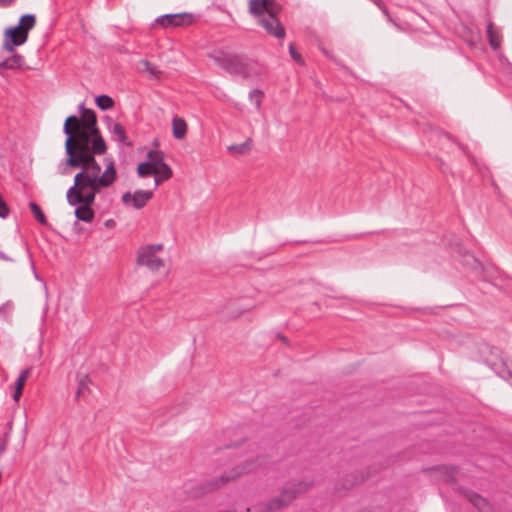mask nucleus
<instances>
[{"label": "nucleus", "instance_id": "obj_13", "mask_svg": "<svg viewBox=\"0 0 512 512\" xmlns=\"http://www.w3.org/2000/svg\"><path fill=\"white\" fill-rule=\"evenodd\" d=\"M487 37L491 48L498 50L501 46V34L494 28L493 23H489L487 26Z\"/></svg>", "mask_w": 512, "mask_h": 512}, {"label": "nucleus", "instance_id": "obj_36", "mask_svg": "<svg viewBox=\"0 0 512 512\" xmlns=\"http://www.w3.org/2000/svg\"><path fill=\"white\" fill-rule=\"evenodd\" d=\"M0 258L4 259V260H11L9 257H7L3 252H0Z\"/></svg>", "mask_w": 512, "mask_h": 512}, {"label": "nucleus", "instance_id": "obj_6", "mask_svg": "<svg viewBox=\"0 0 512 512\" xmlns=\"http://www.w3.org/2000/svg\"><path fill=\"white\" fill-rule=\"evenodd\" d=\"M215 63L233 75H240L243 77L248 76V69L245 59L242 56L235 54H220L214 56Z\"/></svg>", "mask_w": 512, "mask_h": 512}, {"label": "nucleus", "instance_id": "obj_29", "mask_svg": "<svg viewBox=\"0 0 512 512\" xmlns=\"http://www.w3.org/2000/svg\"><path fill=\"white\" fill-rule=\"evenodd\" d=\"M466 264L472 265L474 269H478L480 267V263L476 260L473 255H466Z\"/></svg>", "mask_w": 512, "mask_h": 512}, {"label": "nucleus", "instance_id": "obj_28", "mask_svg": "<svg viewBox=\"0 0 512 512\" xmlns=\"http://www.w3.org/2000/svg\"><path fill=\"white\" fill-rule=\"evenodd\" d=\"M289 53L290 56L293 58L294 61H296L299 64H303L304 61L302 59V56L295 50L294 46L290 44L289 46Z\"/></svg>", "mask_w": 512, "mask_h": 512}, {"label": "nucleus", "instance_id": "obj_10", "mask_svg": "<svg viewBox=\"0 0 512 512\" xmlns=\"http://www.w3.org/2000/svg\"><path fill=\"white\" fill-rule=\"evenodd\" d=\"M261 464L262 461H260L258 456L256 458H254V456H250L246 458L241 465L235 467L230 473L223 475L221 477V483H226L242 474L252 472Z\"/></svg>", "mask_w": 512, "mask_h": 512}, {"label": "nucleus", "instance_id": "obj_3", "mask_svg": "<svg viewBox=\"0 0 512 512\" xmlns=\"http://www.w3.org/2000/svg\"><path fill=\"white\" fill-rule=\"evenodd\" d=\"M281 5L275 0H249V13L268 35L283 40L286 31L280 22L278 15Z\"/></svg>", "mask_w": 512, "mask_h": 512}, {"label": "nucleus", "instance_id": "obj_23", "mask_svg": "<svg viewBox=\"0 0 512 512\" xmlns=\"http://www.w3.org/2000/svg\"><path fill=\"white\" fill-rule=\"evenodd\" d=\"M262 98L263 93L258 89H254L249 93V100L255 104L257 110H259L261 106Z\"/></svg>", "mask_w": 512, "mask_h": 512}, {"label": "nucleus", "instance_id": "obj_20", "mask_svg": "<svg viewBox=\"0 0 512 512\" xmlns=\"http://www.w3.org/2000/svg\"><path fill=\"white\" fill-rule=\"evenodd\" d=\"M137 173L140 177H146L148 175H154L155 167L147 161L142 162L137 167Z\"/></svg>", "mask_w": 512, "mask_h": 512}, {"label": "nucleus", "instance_id": "obj_30", "mask_svg": "<svg viewBox=\"0 0 512 512\" xmlns=\"http://www.w3.org/2000/svg\"><path fill=\"white\" fill-rule=\"evenodd\" d=\"M499 60H500V62H501L502 64H504V62L506 63V65H507V68H506V69H507V71H508L509 73H511V74H512V64H511V63H509V62L507 61V59H506L503 55H500Z\"/></svg>", "mask_w": 512, "mask_h": 512}, {"label": "nucleus", "instance_id": "obj_1", "mask_svg": "<svg viewBox=\"0 0 512 512\" xmlns=\"http://www.w3.org/2000/svg\"><path fill=\"white\" fill-rule=\"evenodd\" d=\"M63 132L66 135L67 165L80 167L99 164L95 156L105 154L107 145L99 132L93 110L83 109L80 117L68 116L63 125Z\"/></svg>", "mask_w": 512, "mask_h": 512}, {"label": "nucleus", "instance_id": "obj_4", "mask_svg": "<svg viewBox=\"0 0 512 512\" xmlns=\"http://www.w3.org/2000/svg\"><path fill=\"white\" fill-rule=\"evenodd\" d=\"M33 14H24L16 26L9 27L4 32L3 50L14 52L15 47L23 45L28 39V33L35 26Z\"/></svg>", "mask_w": 512, "mask_h": 512}, {"label": "nucleus", "instance_id": "obj_31", "mask_svg": "<svg viewBox=\"0 0 512 512\" xmlns=\"http://www.w3.org/2000/svg\"><path fill=\"white\" fill-rule=\"evenodd\" d=\"M22 389H18V388H15V391H14V394H13V399L18 402L21 395H22Z\"/></svg>", "mask_w": 512, "mask_h": 512}, {"label": "nucleus", "instance_id": "obj_33", "mask_svg": "<svg viewBox=\"0 0 512 512\" xmlns=\"http://www.w3.org/2000/svg\"><path fill=\"white\" fill-rule=\"evenodd\" d=\"M154 185L157 187L161 182L165 181V179H158V175H154Z\"/></svg>", "mask_w": 512, "mask_h": 512}, {"label": "nucleus", "instance_id": "obj_9", "mask_svg": "<svg viewBox=\"0 0 512 512\" xmlns=\"http://www.w3.org/2000/svg\"><path fill=\"white\" fill-rule=\"evenodd\" d=\"M152 196L153 193L151 191L136 190L133 193L125 192L122 195L121 200L126 206L138 210L143 208L147 204V202L152 198Z\"/></svg>", "mask_w": 512, "mask_h": 512}, {"label": "nucleus", "instance_id": "obj_16", "mask_svg": "<svg viewBox=\"0 0 512 512\" xmlns=\"http://www.w3.org/2000/svg\"><path fill=\"white\" fill-rule=\"evenodd\" d=\"M24 64V58L20 54H14L4 60L6 69L15 70L20 69Z\"/></svg>", "mask_w": 512, "mask_h": 512}, {"label": "nucleus", "instance_id": "obj_35", "mask_svg": "<svg viewBox=\"0 0 512 512\" xmlns=\"http://www.w3.org/2000/svg\"><path fill=\"white\" fill-rule=\"evenodd\" d=\"M5 450H6V444L4 442H2L0 444V456L4 453Z\"/></svg>", "mask_w": 512, "mask_h": 512}, {"label": "nucleus", "instance_id": "obj_34", "mask_svg": "<svg viewBox=\"0 0 512 512\" xmlns=\"http://www.w3.org/2000/svg\"><path fill=\"white\" fill-rule=\"evenodd\" d=\"M373 1H374V3H375V4H376L380 9H382V10H383V12H384V13H386V10H385V8H384V7H382L380 0H373Z\"/></svg>", "mask_w": 512, "mask_h": 512}, {"label": "nucleus", "instance_id": "obj_27", "mask_svg": "<svg viewBox=\"0 0 512 512\" xmlns=\"http://www.w3.org/2000/svg\"><path fill=\"white\" fill-rule=\"evenodd\" d=\"M8 215H9V208H8L6 202L4 201V199L2 198V196L0 195V218L5 219L8 217Z\"/></svg>", "mask_w": 512, "mask_h": 512}, {"label": "nucleus", "instance_id": "obj_32", "mask_svg": "<svg viewBox=\"0 0 512 512\" xmlns=\"http://www.w3.org/2000/svg\"><path fill=\"white\" fill-rule=\"evenodd\" d=\"M15 0H0V7L11 5Z\"/></svg>", "mask_w": 512, "mask_h": 512}, {"label": "nucleus", "instance_id": "obj_2", "mask_svg": "<svg viewBox=\"0 0 512 512\" xmlns=\"http://www.w3.org/2000/svg\"><path fill=\"white\" fill-rule=\"evenodd\" d=\"M105 169L101 173V166L81 165L82 170L74 177V184L67 191V201L70 205L81 204L75 209V216L78 220L91 222L94 218V212L91 205L95 201V196L103 188L111 186L117 177L115 162L113 158L104 159Z\"/></svg>", "mask_w": 512, "mask_h": 512}, {"label": "nucleus", "instance_id": "obj_5", "mask_svg": "<svg viewBox=\"0 0 512 512\" xmlns=\"http://www.w3.org/2000/svg\"><path fill=\"white\" fill-rule=\"evenodd\" d=\"M162 250V244H148L140 247L137 252V264L147 267L152 272L158 271L164 267V261L158 256Z\"/></svg>", "mask_w": 512, "mask_h": 512}, {"label": "nucleus", "instance_id": "obj_12", "mask_svg": "<svg viewBox=\"0 0 512 512\" xmlns=\"http://www.w3.org/2000/svg\"><path fill=\"white\" fill-rule=\"evenodd\" d=\"M172 133L174 138L181 140L187 134V124L184 119L180 117H174L172 119Z\"/></svg>", "mask_w": 512, "mask_h": 512}, {"label": "nucleus", "instance_id": "obj_14", "mask_svg": "<svg viewBox=\"0 0 512 512\" xmlns=\"http://www.w3.org/2000/svg\"><path fill=\"white\" fill-rule=\"evenodd\" d=\"M112 139L118 143L127 144V136L124 127L119 123H114L109 127Z\"/></svg>", "mask_w": 512, "mask_h": 512}, {"label": "nucleus", "instance_id": "obj_18", "mask_svg": "<svg viewBox=\"0 0 512 512\" xmlns=\"http://www.w3.org/2000/svg\"><path fill=\"white\" fill-rule=\"evenodd\" d=\"M95 101L97 106L103 111L111 109L114 105L113 99L108 95H99Z\"/></svg>", "mask_w": 512, "mask_h": 512}, {"label": "nucleus", "instance_id": "obj_39", "mask_svg": "<svg viewBox=\"0 0 512 512\" xmlns=\"http://www.w3.org/2000/svg\"><path fill=\"white\" fill-rule=\"evenodd\" d=\"M509 375L512 377V373L509 372Z\"/></svg>", "mask_w": 512, "mask_h": 512}, {"label": "nucleus", "instance_id": "obj_24", "mask_svg": "<svg viewBox=\"0 0 512 512\" xmlns=\"http://www.w3.org/2000/svg\"><path fill=\"white\" fill-rule=\"evenodd\" d=\"M29 375L30 371L28 369L22 370L16 379L15 388L23 390L24 384L27 381Z\"/></svg>", "mask_w": 512, "mask_h": 512}, {"label": "nucleus", "instance_id": "obj_19", "mask_svg": "<svg viewBox=\"0 0 512 512\" xmlns=\"http://www.w3.org/2000/svg\"><path fill=\"white\" fill-rule=\"evenodd\" d=\"M140 65L143 67V71L149 75L151 78H158L160 75V71L157 69L155 65L150 63L148 60H141Z\"/></svg>", "mask_w": 512, "mask_h": 512}, {"label": "nucleus", "instance_id": "obj_25", "mask_svg": "<svg viewBox=\"0 0 512 512\" xmlns=\"http://www.w3.org/2000/svg\"><path fill=\"white\" fill-rule=\"evenodd\" d=\"M32 270H33V275H34V278L40 282H42L43 284V288H44V292H45V305H44V314L47 313L48 311V288H47V285L46 283L43 281L42 278H40V276L38 275V273L36 272L35 270V267L34 265L32 264Z\"/></svg>", "mask_w": 512, "mask_h": 512}, {"label": "nucleus", "instance_id": "obj_17", "mask_svg": "<svg viewBox=\"0 0 512 512\" xmlns=\"http://www.w3.org/2000/svg\"><path fill=\"white\" fill-rule=\"evenodd\" d=\"M147 162L151 163L155 168L164 163L163 153L157 150H151L147 154Z\"/></svg>", "mask_w": 512, "mask_h": 512}, {"label": "nucleus", "instance_id": "obj_37", "mask_svg": "<svg viewBox=\"0 0 512 512\" xmlns=\"http://www.w3.org/2000/svg\"><path fill=\"white\" fill-rule=\"evenodd\" d=\"M78 109L81 111V113L83 112V109H86L84 104L81 103L79 106H78Z\"/></svg>", "mask_w": 512, "mask_h": 512}, {"label": "nucleus", "instance_id": "obj_15", "mask_svg": "<svg viewBox=\"0 0 512 512\" xmlns=\"http://www.w3.org/2000/svg\"><path fill=\"white\" fill-rule=\"evenodd\" d=\"M251 149V139H247L241 144H231L227 147V151L234 155H242Z\"/></svg>", "mask_w": 512, "mask_h": 512}, {"label": "nucleus", "instance_id": "obj_7", "mask_svg": "<svg viewBox=\"0 0 512 512\" xmlns=\"http://www.w3.org/2000/svg\"><path fill=\"white\" fill-rule=\"evenodd\" d=\"M307 482H300L298 483L297 487L294 488H288L285 487L282 490L280 498L271 500L267 505H265V512L272 511L275 509H278L284 505H287L290 503L297 494L302 493L307 490L308 488Z\"/></svg>", "mask_w": 512, "mask_h": 512}, {"label": "nucleus", "instance_id": "obj_38", "mask_svg": "<svg viewBox=\"0 0 512 512\" xmlns=\"http://www.w3.org/2000/svg\"><path fill=\"white\" fill-rule=\"evenodd\" d=\"M6 69V65H4V60L0 62V70Z\"/></svg>", "mask_w": 512, "mask_h": 512}, {"label": "nucleus", "instance_id": "obj_21", "mask_svg": "<svg viewBox=\"0 0 512 512\" xmlns=\"http://www.w3.org/2000/svg\"><path fill=\"white\" fill-rule=\"evenodd\" d=\"M29 207L31 209V212L33 213V215L37 219V221L39 223H41L42 225H46L47 224V219H46L44 213L42 212L41 208L39 207V205L37 203H35V202H30L29 203Z\"/></svg>", "mask_w": 512, "mask_h": 512}, {"label": "nucleus", "instance_id": "obj_8", "mask_svg": "<svg viewBox=\"0 0 512 512\" xmlns=\"http://www.w3.org/2000/svg\"><path fill=\"white\" fill-rule=\"evenodd\" d=\"M155 22L164 28L177 27L193 22V15L187 12L164 14L158 16Z\"/></svg>", "mask_w": 512, "mask_h": 512}, {"label": "nucleus", "instance_id": "obj_22", "mask_svg": "<svg viewBox=\"0 0 512 512\" xmlns=\"http://www.w3.org/2000/svg\"><path fill=\"white\" fill-rule=\"evenodd\" d=\"M154 175H158V179L168 180L172 176L171 168L164 162L159 167L155 168Z\"/></svg>", "mask_w": 512, "mask_h": 512}, {"label": "nucleus", "instance_id": "obj_26", "mask_svg": "<svg viewBox=\"0 0 512 512\" xmlns=\"http://www.w3.org/2000/svg\"><path fill=\"white\" fill-rule=\"evenodd\" d=\"M89 379L87 377L82 378L79 381V387L76 392V397L79 398L84 394V390L88 387Z\"/></svg>", "mask_w": 512, "mask_h": 512}, {"label": "nucleus", "instance_id": "obj_11", "mask_svg": "<svg viewBox=\"0 0 512 512\" xmlns=\"http://www.w3.org/2000/svg\"><path fill=\"white\" fill-rule=\"evenodd\" d=\"M466 497L469 500V502L475 508H477L479 510V512H490L491 511L490 504L481 495L474 493V492H469L466 494Z\"/></svg>", "mask_w": 512, "mask_h": 512}]
</instances>
